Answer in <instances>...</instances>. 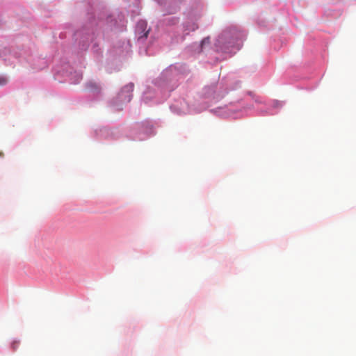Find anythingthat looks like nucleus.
I'll list each match as a JSON object with an SVG mask.
<instances>
[{
	"label": "nucleus",
	"mask_w": 356,
	"mask_h": 356,
	"mask_svg": "<svg viewBox=\"0 0 356 356\" xmlns=\"http://www.w3.org/2000/svg\"><path fill=\"white\" fill-rule=\"evenodd\" d=\"M229 39V35L227 33H224L219 36L215 44L216 51L224 53H233L234 52V50L238 49V46L235 47L236 42L234 40Z\"/></svg>",
	"instance_id": "nucleus-1"
},
{
	"label": "nucleus",
	"mask_w": 356,
	"mask_h": 356,
	"mask_svg": "<svg viewBox=\"0 0 356 356\" xmlns=\"http://www.w3.org/2000/svg\"><path fill=\"white\" fill-rule=\"evenodd\" d=\"M134 88V84L133 83H129V84L125 86L122 88V93L124 92H126L127 93H131V92H133ZM130 100H131V95L129 94L128 95V102H129Z\"/></svg>",
	"instance_id": "nucleus-2"
},
{
	"label": "nucleus",
	"mask_w": 356,
	"mask_h": 356,
	"mask_svg": "<svg viewBox=\"0 0 356 356\" xmlns=\"http://www.w3.org/2000/svg\"><path fill=\"white\" fill-rule=\"evenodd\" d=\"M210 43L209 38H205L202 40V52L206 49L207 46Z\"/></svg>",
	"instance_id": "nucleus-3"
},
{
	"label": "nucleus",
	"mask_w": 356,
	"mask_h": 356,
	"mask_svg": "<svg viewBox=\"0 0 356 356\" xmlns=\"http://www.w3.org/2000/svg\"><path fill=\"white\" fill-rule=\"evenodd\" d=\"M18 345H19V342H18V341H13V342L12 343V345H11L12 348H13L14 350H15L17 348Z\"/></svg>",
	"instance_id": "nucleus-4"
},
{
	"label": "nucleus",
	"mask_w": 356,
	"mask_h": 356,
	"mask_svg": "<svg viewBox=\"0 0 356 356\" xmlns=\"http://www.w3.org/2000/svg\"><path fill=\"white\" fill-rule=\"evenodd\" d=\"M7 82V79L4 77H0V85L3 86L6 84Z\"/></svg>",
	"instance_id": "nucleus-5"
},
{
	"label": "nucleus",
	"mask_w": 356,
	"mask_h": 356,
	"mask_svg": "<svg viewBox=\"0 0 356 356\" xmlns=\"http://www.w3.org/2000/svg\"><path fill=\"white\" fill-rule=\"evenodd\" d=\"M3 152H0V156H3Z\"/></svg>",
	"instance_id": "nucleus-6"
},
{
	"label": "nucleus",
	"mask_w": 356,
	"mask_h": 356,
	"mask_svg": "<svg viewBox=\"0 0 356 356\" xmlns=\"http://www.w3.org/2000/svg\"><path fill=\"white\" fill-rule=\"evenodd\" d=\"M147 36V32L145 34V37Z\"/></svg>",
	"instance_id": "nucleus-7"
}]
</instances>
